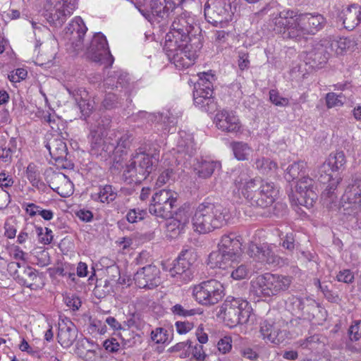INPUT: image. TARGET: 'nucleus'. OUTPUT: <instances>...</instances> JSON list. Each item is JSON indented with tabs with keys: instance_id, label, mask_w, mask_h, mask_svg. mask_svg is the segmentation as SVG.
I'll list each match as a JSON object with an SVG mask.
<instances>
[{
	"instance_id": "f257e3e1",
	"label": "nucleus",
	"mask_w": 361,
	"mask_h": 361,
	"mask_svg": "<svg viewBox=\"0 0 361 361\" xmlns=\"http://www.w3.org/2000/svg\"><path fill=\"white\" fill-rule=\"evenodd\" d=\"M262 14H269L270 25L284 39L299 42L309 35H314L326 24V18L318 12L298 13L286 9L279 11L276 7L267 6L260 11Z\"/></svg>"
},
{
	"instance_id": "f03ea898",
	"label": "nucleus",
	"mask_w": 361,
	"mask_h": 361,
	"mask_svg": "<svg viewBox=\"0 0 361 361\" xmlns=\"http://www.w3.org/2000/svg\"><path fill=\"white\" fill-rule=\"evenodd\" d=\"M291 283L288 276L265 273L252 279L250 292L258 298H271L286 291Z\"/></svg>"
},
{
	"instance_id": "7ed1b4c3",
	"label": "nucleus",
	"mask_w": 361,
	"mask_h": 361,
	"mask_svg": "<svg viewBox=\"0 0 361 361\" xmlns=\"http://www.w3.org/2000/svg\"><path fill=\"white\" fill-rule=\"evenodd\" d=\"M195 42H164V50L171 63L176 68L183 70L192 66L197 57V51L202 48L200 38H194Z\"/></svg>"
},
{
	"instance_id": "20e7f679",
	"label": "nucleus",
	"mask_w": 361,
	"mask_h": 361,
	"mask_svg": "<svg viewBox=\"0 0 361 361\" xmlns=\"http://www.w3.org/2000/svg\"><path fill=\"white\" fill-rule=\"evenodd\" d=\"M159 159L158 153L149 155L140 150L132 154L130 160L126 164L123 176L126 180L130 179V181L137 182L145 179L154 170Z\"/></svg>"
},
{
	"instance_id": "39448f33",
	"label": "nucleus",
	"mask_w": 361,
	"mask_h": 361,
	"mask_svg": "<svg viewBox=\"0 0 361 361\" xmlns=\"http://www.w3.org/2000/svg\"><path fill=\"white\" fill-rule=\"evenodd\" d=\"M109 125V119L100 118L90 127V152L94 156L106 157L115 152V143L111 142V135L104 137Z\"/></svg>"
},
{
	"instance_id": "423d86ee",
	"label": "nucleus",
	"mask_w": 361,
	"mask_h": 361,
	"mask_svg": "<svg viewBox=\"0 0 361 361\" xmlns=\"http://www.w3.org/2000/svg\"><path fill=\"white\" fill-rule=\"evenodd\" d=\"M221 314L226 325L232 328L248 321L250 307L246 300L228 297L221 306Z\"/></svg>"
},
{
	"instance_id": "0eeeda50",
	"label": "nucleus",
	"mask_w": 361,
	"mask_h": 361,
	"mask_svg": "<svg viewBox=\"0 0 361 361\" xmlns=\"http://www.w3.org/2000/svg\"><path fill=\"white\" fill-rule=\"evenodd\" d=\"M77 0H46L42 16L48 23L61 26L77 8Z\"/></svg>"
},
{
	"instance_id": "6e6552de",
	"label": "nucleus",
	"mask_w": 361,
	"mask_h": 361,
	"mask_svg": "<svg viewBox=\"0 0 361 361\" xmlns=\"http://www.w3.org/2000/svg\"><path fill=\"white\" fill-rule=\"evenodd\" d=\"M232 3V0H207L204 6L207 21L216 27H226L234 13Z\"/></svg>"
},
{
	"instance_id": "1a4fd4ad",
	"label": "nucleus",
	"mask_w": 361,
	"mask_h": 361,
	"mask_svg": "<svg viewBox=\"0 0 361 361\" xmlns=\"http://www.w3.org/2000/svg\"><path fill=\"white\" fill-rule=\"evenodd\" d=\"M178 196L176 192L170 189H163L156 192L149 206V213L162 219L172 217Z\"/></svg>"
},
{
	"instance_id": "9d476101",
	"label": "nucleus",
	"mask_w": 361,
	"mask_h": 361,
	"mask_svg": "<svg viewBox=\"0 0 361 361\" xmlns=\"http://www.w3.org/2000/svg\"><path fill=\"white\" fill-rule=\"evenodd\" d=\"M192 295L201 305H214L224 297V287L217 280L210 279L195 286Z\"/></svg>"
},
{
	"instance_id": "9b49d317",
	"label": "nucleus",
	"mask_w": 361,
	"mask_h": 361,
	"mask_svg": "<svg viewBox=\"0 0 361 361\" xmlns=\"http://www.w3.org/2000/svg\"><path fill=\"white\" fill-rule=\"evenodd\" d=\"M197 259V254L193 249H185L181 251L176 262L169 270V276L174 279L178 285L189 282L192 277L191 266Z\"/></svg>"
},
{
	"instance_id": "f8f14e48",
	"label": "nucleus",
	"mask_w": 361,
	"mask_h": 361,
	"mask_svg": "<svg viewBox=\"0 0 361 361\" xmlns=\"http://www.w3.org/2000/svg\"><path fill=\"white\" fill-rule=\"evenodd\" d=\"M87 57L93 61L99 62L106 66H111L114 63L106 37L102 32L95 33L87 47Z\"/></svg>"
},
{
	"instance_id": "ddd939ff",
	"label": "nucleus",
	"mask_w": 361,
	"mask_h": 361,
	"mask_svg": "<svg viewBox=\"0 0 361 361\" xmlns=\"http://www.w3.org/2000/svg\"><path fill=\"white\" fill-rule=\"evenodd\" d=\"M260 183V178L252 177L248 169H243L237 173L234 179L235 190L241 195L252 206V202L256 199L255 195Z\"/></svg>"
},
{
	"instance_id": "4468645a",
	"label": "nucleus",
	"mask_w": 361,
	"mask_h": 361,
	"mask_svg": "<svg viewBox=\"0 0 361 361\" xmlns=\"http://www.w3.org/2000/svg\"><path fill=\"white\" fill-rule=\"evenodd\" d=\"M192 23L193 19L185 13L176 17L171 24L170 31L166 35L165 42H195L194 39L189 36L193 28Z\"/></svg>"
},
{
	"instance_id": "2eb2a0df",
	"label": "nucleus",
	"mask_w": 361,
	"mask_h": 361,
	"mask_svg": "<svg viewBox=\"0 0 361 361\" xmlns=\"http://www.w3.org/2000/svg\"><path fill=\"white\" fill-rule=\"evenodd\" d=\"M87 30L83 20L75 17L66 27V37L68 39V49L73 52L79 53L83 50L84 36Z\"/></svg>"
},
{
	"instance_id": "dca6fc26",
	"label": "nucleus",
	"mask_w": 361,
	"mask_h": 361,
	"mask_svg": "<svg viewBox=\"0 0 361 361\" xmlns=\"http://www.w3.org/2000/svg\"><path fill=\"white\" fill-rule=\"evenodd\" d=\"M286 306L293 316L307 321L314 317V313L317 310L316 302L308 298L290 297L286 301Z\"/></svg>"
},
{
	"instance_id": "f3484780",
	"label": "nucleus",
	"mask_w": 361,
	"mask_h": 361,
	"mask_svg": "<svg viewBox=\"0 0 361 361\" xmlns=\"http://www.w3.org/2000/svg\"><path fill=\"white\" fill-rule=\"evenodd\" d=\"M279 190L273 182L260 178V183L255 195L256 199L252 202V206L265 208L271 205L275 201Z\"/></svg>"
},
{
	"instance_id": "a211bd4d",
	"label": "nucleus",
	"mask_w": 361,
	"mask_h": 361,
	"mask_svg": "<svg viewBox=\"0 0 361 361\" xmlns=\"http://www.w3.org/2000/svg\"><path fill=\"white\" fill-rule=\"evenodd\" d=\"M159 269L154 265L140 269L134 275L135 284L140 288H153L161 283Z\"/></svg>"
},
{
	"instance_id": "6ab92c4d",
	"label": "nucleus",
	"mask_w": 361,
	"mask_h": 361,
	"mask_svg": "<svg viewBox=\"0 0 361 361\" xmlns=\"http://www.w3.org/2000/svg\"><path fill=\"white\" fill-rule=\"evenodd\" d=\"M247 253L254 260L262 264H275L279 262V257L275 255L271 247L267 243L257 245L251 242L248 245Z\"/></svg>"
},
{
	"instance_id": "aec40b11",
	"label": "nucleus",
	"mask_w": 361,
	"mask_h": 361,
	"mask_svg": "<svg viewBox=\"0 0 361 361\" xmlns=\"http://www.w3.org/2000/svg\"><path fill=\"white\" fill-rule=\"evenodd\" d=\"M314 188V180L313 178L307 176L300 178L295 186L296 192L300 195V197H298L300 204L308 208L313 206V203L317 199V194Z\"/></svg>"
},
{
	"instance_id": "412c9836",
	"label": "nucleus",
	"mask_w": 361,
	"mask_h": 361,
	"mask_svg": "<svg viewBox=\"0 0 361 361\" xmlns=\"http://www.w3.org/2000/svg\"><path fill=\"white\" fill-rule=\"evenodd\" d=\"M206 211L210 219L209 224L213 231L226 226L231 219V213L228 208L220 204L205 202Z\"/></svg>"
},
{
	"instance_id": "4be33fe9",
	"label": "nucleus",
	"mask_w": 361,
	"mask_h": 361,
	"mask_svg": "<svg viewBox=\"0 0 361 361\" xmlns=\"http://www.w3.org/2000/svg\"><path fill=\"white\" fill-rule=\"evenodd\" d=\"M47 182L50 188L60 196L66 197L71 196L74 191L73 183L69 178L61 172L51 171L47 176Z\"/></svg>"
},
{
	"instance_id": "5701e85b",
	"label": "nucleus",
	"mask_w": 361,
	"mask_h": 361,
	"mask_svg": "<svg viewBox=\"0 0 361 361\" xmlns=\"http://www.w3.org/2000/svg\"><path fill=\"white\" fill-rule=\"evenodd\" d=\"M214 123L219 129L228 133H237L241 128L238 116L233 111L226 109L216 114Z\"/></svg>"
},
{
	"instance_id": "b1692460",
	"label": "nucleus",
	"mask_w": 361,
	"mask_h": 361,
	"mask_svg": "<svg viewBox=\"0 0 361 361\" xmlns=\"http://www.w3.org/2000/svg\"><path fill=\"white\" fill-rule=\"evenodd\" d=\"M218 247L223 250L228 251V254L241 260L243 250H242V238L235 232H230L223 235L218 243Z\"/></svg>"
},
{
	"instance_id": "393cba45",
	"label": "nucleus",
	"mask_w": 361,
	"mask_h": 361,
	"mask_svg": "<svg viewBox=\"0 0 361 361\" xmlns=\"http://www.w3.org/2000/svg\"><path fill=\"white\" fill-rule=\"evenodd\" d=\"M345 157L343 152L331 154L328 159L319 167V173L320 182L328 181L331 178L330 171H336L344 166Z\"/></svg>"
},
{
	"instance_id": "a878e982",
	"label": "nucleus",
	"mask_w": 361,
	"mask_h": 361,
	"mask_svg": "<svg viewBox=\"0 0 361 361\" xmlns=\"http://www.w3.org/2000/svg\"><path fill=\"white\" fill-rule=\"evenodd\" d=\"M135 6L146 19L150 20L152 15L161 18L168 16L169 11L174 8V3L171 0H151V12L142 8L141 5L135 4Z\"/></svg>"
},
{
	"instance_id": "bb28decb",
	"label": "nucleus",
	"mask_w": 361,
	"mask_h": 361,
	"mask_svg": "<svg viewBox=\"0 0 361 361\" xmlns=\"http://www.w3.org/2000/svg\"><path fill=\"white\" fill-rule=\"evenodd\" d=\"M78 330L75 325L68 319H61L59 322L57 338L62 347H70L77 338Z\"/></svg>"
},
{
	"instance_id": "cd10ccee",
	"label": "nucleus",
	"mask_w": 361,
	"mask_h": 361,
	"mask_svg": "<svg viewBox=\"0 0 361 361\" xmlns=\"http://www.w3.org/2000/svg\"><path fill=\"white\" fill-rule=\"evenodd\" d=\"M166 223V228L168 235L175 238L185 231L189 223L190 214L185 209H179L175 217H170Z\"/></svg>"
},
{
	"instance_id": "c85d7f7f",
	"label": "nucleus",
	"mask_w": 361,
	"mask_h": 361,
	"mask_svg": "<svg viewBox=\"0 0 361 361\" xmlns=\"http://www.w3.org/2000/svg\"><path fill=\"white\" fill-rule=\"evenodd\" d=\"M228 252V251L218 247L216 250L209 254L207 261L208 265L212 269H227L230 267H235V264H237L240 260L234 258Z\"/></svg>"
},
{
	"instance_id": "c756f323",
	"label": "nucleus",
	"mask_w": 361,
	"mask_h": 361,
	"mask_svg": "<svg viewBox=\"0 0 361 361\" xmlns=\"http://www.w3.org/2000/svg\"><path fill=\"white\" fill-rule=\"evenodd\" d=\"M46 148L53 159L60 161L66 159L68 154L66 144L59 134L47 135Z\"/></svg>"
},
{
	"instance_id": "7c9ffc66",
	"label": "nucleus",
	"mask_w": 361,
	"mask_h": 361,
	"mask_svg": "<svg viewBox=\"0 0 361 361\" xmlns=\"http://www.w3.org/2000/svg\"><path fill=\"white\" fill-rule=\"evenodd\" d=\"M206 211L205 202L200 204L195 209L192 218V227L199 233H208L213 231V227L209 224L210 219Z\"/></svg>"
},
{
	"instance_id": "2f4dec72",
	"label": "nucleus",
	"mask_w": 361,
	"mask_h": 361,
	"mask_svg": "<svg viewBox=\"0 0 361 361\" xmlns=\"http://www.w3.org/2000/svg\"><path fill=\"white\" fill-rule=\"evenodd\" d=\"M339 18L346 30H352L361 22V8L355 4L349 6L342 10Z\"/></svg>"
},
{
	"instance_id": "473e14b6",
	"label": "nucleus",
	"mask_w": 361,
	"mask_h": 361,
	"mask_svg": "<svg viewBox=\"0 0 361 361\" xmlns=\"http://www.w3.org/2000/svg\"><path fill=\"white\" fill-rule=\"evenodd\" d=\"M194 104L201 110L212 112L216 105L213 97V90L196 89L193 94Z\"/></svg>"
},
{
	"instance_id": "72a5a7b5",
	"label": "nucleus",
	"mask_w": 361,
	"mask_h": 361,
	"mask_svg": "<svg viewBox=\"0 0 361 361\" xmlns=\"http://www.w3.org/2000/svg\"><path fill=\"white\" fill-rule=\"evenodd\" d=\"M356 45V41L350 37H329L326 44V47L337 55L353 50Z\"/></svg>"
},
{
	"instance_id": "f704fd0d",
	"label": "nucleus",
	"mask_w": 361,
	"mask_h": 361,
	"mask_svg": "<svg viewBox=\"0 0 361 361\" xmlns=\"http://www.w3.org/2000/svg\"><path fill=\"white\" fill-rule=\"evenodd\" d=\"M298 348L305 355L317 353L323 349L324 338L319 334H314L300 339L296 343Z\"/></svg>"
},
{
	"instance_id": "c9c22d12",
	"label": "nucleus",
	"mask_w": 361,
	"mask_h": 361,
	"mask_svg": "<svg viewBox=\"0 0 361 361\" xmlns=\"http://www.w3.org/2000/svg\"><path fill=\"white\" fill-rule=\"evenodd\" d=\"M343 201L352 205L355 209L361 207V178H356L350 185L343 196Z\"/></svg>"
},
{
	"instance_id": "e433bc0d",
	"label": "nucleus",
	"mask_w": 361,
	"mask_h": 361,
	"mask_svg": "<svg viewBox=\"0 0 361 361\" xmlns=\"http://www.w3.org/2000/svg\"><path fill=\"white\" fill-rule=\"evenodd\" d=\"M17 279L19 283L31 289L39 288L38 281L41 279L38 271L31 267H23L22 271H17Z\"/></svg>"
},
{
	"instance_id": "4c0bfd02",
	"label": "nucleus",
	"mask_w": 361,
	"mask_h": 361,
	"mask_svg": "<svg viewBox=\"0 0 361 361\" xmlns=\"http://www.w3.org/2000/svg\"><path fill=\"white\" fill-rule=\"evenodd\" d=\"M252 161L253 168L263 175L271 176L278 169L274 161L262 155H256Z\"/></svg>"
},
{
	"instance_id": "58836bf2",
	"label": "nucleus",
	"mask_w": 361,
	"mask_h": 361,
	"mask_svg": "<svg viewBox=\"0 0 361 361\" xmlns=\"http://www.w3.org/2000/svg\"><path fill=\"white\" fill-rule=\"evenodd\" d=\"M129 82L128 75L126 73H116L114 75H110L105 79L104 85L107 87V89L118 90L121 87V92L123 89L125 92L128 90Z\"/></svg>"
},
{
	"instance_id": "ea45409f",
	"label": "nucleus",
	"mask_w": 361,
	"mask_h": 361,
	"mask_svg": "<svg viewBox=\"0 0 361 361\" xmlns=\"http://www.w3.org/2000/svg\"><path fill=\"white\" fill-rule=\"evenodd\" d=\"M220 166L221 164L218 161L202 159L201 161H197L195 164L194 170L200 178H207L210 177L214 170L220 167Z\"/></svg>"
},
{
	"instance_id": "a19ab883",
	"label": "nucleus",
	"mask_w": 361,
	"mask_h": 361,
	"mask_svg": "<svg viewBox=\"0 0 361 361\" xmlns=\"http://www.w3.org/2000/svg\"><path fill=\"white\" fill-rule=\"evenodd\" d=\"M307 164L305 161H299L289 165L285 171L284 178L288 181H293L305 176L306 173Z\"/></svg>"
},
{
	"instance_id": "79ce46f5",
	"label": "nucleus",
	"mask_w": 361,
	"mask_h": 361,
	"mask_svg": "<svg viewBox=\"0 0 361 361\" xmlns=\"http://www.w3.org/2000/svg\"><path fill=\"white\" fill-rule=\"evenodd\" d=\"M180 140L178 142V152L185 153L189 156L192 155L196 151L195 143L192 135L185 132H180Z\"/></svg>"
},
{
	"instance_id": "37998d69",
	"label": "nucleus",
	"mask_w": 361,
	"mask_h": 361,
	"mask_svg": "<svg viewBox=\"0 0 361 361\" xmlns=\"http://www.w3.org/2000/svg\"><path fill=\"white\" fill-rule=\"evenodd\" d=\"M116 197V190L110 185H106L100 188L97 193L92 195V197L94 200L106 204L113 202Z\"/></svg>"
},
{
	"instance_id": "c03bdc74",
	"label": "nucleus",
	"mask_w": 361,
	"mask_h": 361,
	"mask_svg": "<svg viewBox=\"0 0 361 361\" xmlns=\"http://www.w3.org/2000/svg\"><path fill=\"white\" fill-rule=\"evenodd\" d=\"M231 147L234 157L239 161L247 160L252 152V147L243 142H233L231 143Z\"/></svg>"
},
{
	"instance_id": "a18cd8bd",
	"label": "nucleus",
	"mask_w": 361,
	"mask_h": 361,
	"mask_svg": "<svg viewBox=\"0 0 361 361\" xmlns=\"http://www.w3.org/2000/svg\"><path fill=\"white\" fill-rule=\"evenodd\" d=\"M240 261L235 264V267H231L233 271L231 273V276L234 280H243L250 277L254 272L257 271L252 267L251 264H240Z\"/></svg>"
},
{
	"instance_id": "49530a36",
	"label": "nucleus",
	"mask_w": 361,
	"mask_h": 361,
	"mask_svg": "<svg viewBox=\"0 0 361 361\" xmlns=\"http://www.w3.org/2000/svg\"><path fill=\"white\" fill-rule=\"evenodd\" d=\"M199 80L197 82V89L213 90V85L216 80V77L212 71L202 72L198 73Z\"/></svg>"
},
{
	"instance_id": "de8ad7c7",
	"label": "nucleus",
	"mask_w": 361,
	"mask_h": 361,
	"mask_svg": "<svg viewBox=\"0 0 361 361\" xmlns=\"http://www.w3.org/2000/svg\"><path fill=\"white\" fill-rule=\"evenodd\" d=\"M25 176L33 187L39 188L42 185L40 173L35 164L30 163L28 164L25 171Z\"/></svg>"
},
{
	"instance_id": "09e8293b",
	"label": "nucleus",
	"mask_w": 361,
	"mask_h": 361,
	"mask_svg": "<svg viewBox=\"0 0 361 361\" xmlns=\"http://www.w3.org/2000/svg\"><path fill=\"white\" fill-rule=\"evenodd\" d=\"M286 331H282L276 325H274L268 337L264 340L267 343L269 342L276 345L282 343L286 338Z\"/></svg>"
},
{
	"instance_id": "8fccbe9b",
	"label": "nucleus",
	"mask_w": 361,
	"mask_h": 361,
	"mask_svg": "<svg viewBox=\"0 0 361 361\" xmlns=\"http://www.w3.org/2000/svg\"><path fill=\"white\" fill-rule=\"evenodd\" d=\"M112 135H114V137H112L111 142H114L116 147L114 152H122L124 149L129 147L130 144V135L125 133L118 137H117L116 135L111 134V136Z\"/></svg>"
},
{
	"instance_id": "3c124183",
	"label": "nucleus",
	"mask_w": 361,
	"mask_h": 361,
	"mask_svg": "<svg viewBox=\"0 0 361 361\" xmlns=\"http://www.w3.org/2000/svg\"><path fill=\"white\" fill-rule=\"evenodd\" d=\"M192 346V341L187 340L185 341L176 343L175 345L171 347L168 351L171 353H180V357H187L190 355V349Z\"/></svg>"
},
{
	"instance_id": "603ef678",
	"label": "nucleus",
	"mask_w": 361,
	"mask_h": 361,
	"mask_svg": "<svg viewBox=\"0 0 361 361\" xmlns=\"http://www.w3.org/2000/svg\"><path fill=\"white\" fill-rule=\"evenodd\" d=\"M345 99V97L343 94H337L334 92H329L326 94V106L329 109L341 106L343 104Z\"/></svg>"
},
{
	"instance_id": "864d4df0",
	"label": "nucleus",
	"mask_w": 361,
	"mask_h": 361,
	"mask_svg": "<svg viewBox=\"0 0 361 361\" xmlns=\"http://www.w3.org/2000/svg\"><path fill=\"white\" fill-rule=\"evenodd\" d=\"M119 336L122 340L123 347L130 348L134 345L135 336L138 335L128 329H122V332L119 334Z\"/></svg>"
},
{
	"instance_id": "5fc2aeb1",
	"label": "nucleus",
	"mask_w": 361,
	"mask_h": 361,
	"mask_svg": "<svg viewBox=\"0 0 361 361\" xmlns=\"http://www.w3.org/2000/svg\"><path fill=\"white\" fill-rule=\"evenodd\" d=\"M171 311L174 315L184 317H190L197 314L202 313V312L196 309L186 310L180 304H176L175 305L172 306Z\"/></svg>"
},
{
	"instance_id": "6e6d98bb",
	"label": "nucleus",
	"mask_w": 361,
	"mask_h": 361,
	"mask_svg": "<svg viewBox=\"0 0 361 361\" xmlns=\"http://www.w3.org/2000/svg\"><path fill=\"white\" fill-rule=\"evenodd\" d=\"M147 212L144 209H130L126 214V219L130 224L137 223L145 219Z\"/></svg>"
},
{
	"instance_id": "4d7b16f0",
	"label": "nucleus",
	"mask_w": 361,
	"mask_h": 361,
	"mask_svg": "<svg viewBox=\"0 0 361 361\" xmlns=\"http://www.w3.org/2000/svg\"><path fill=\"white\" fill-rule=\"evenodd\" d=\"M269 99L274 105L277 106H287L289 104V99L280 95L276 90L269 91Z\"/></svg>"
},
{
	"instance_id": "13d9d810",
	"label": "nucleus",
	"mask_w": 361,
	"mask_h": 361,
	"mask_svg": "<svg viewBox=\"0 0 361 361\" xmlns=\"http://www.w3.org/2000/svg\"><path fill=\"white\" fill-rule=\"evenodd\" d=\"M348 335L352 341H357L361 338V320H355L352 323Z\"/></svg>"
},
{
	"instance_id": "bf43d9fd",
	"label": "nucleus",
	"mask_w": 361,
	"mask_h": 361,
	"mask_svg": "<svg viewBox=\"0 0 361 361\" xmlns=\"http://www.w3.org/2000/svg\"><path fill=\"white\" fill-rule=\"evenodd\" d=\"M14 183V180L8 172L2 171L0 173V188L1 190H7L11 188Z\"/></svg>"
},
{
	"instance_id": "052dcab7",
	"label": "nucleus",
	"mask_w": 361,
	"mask_h": 361,
	"mask_svg": "<svg viewBox=\"0 0 361 361\" xmlns=\"http://www.w3.org/2000/svg\"><path fill=\"white\" fill-rule=\"evenodd\" d=\"M151 339L156 343H164L168 339L166 331L163 328H157L151 332Z\"/></svg>"
},
{
	"instance_id": "680f3d73",
	"label": "nucleus",
	"mask_w": 361,
	"mask_h": 361,
	"mask_svg": "<svg viewBox=\"0 0 361 361\" xmlns=\"http://www.w3.org/2000/svg\"><path fill=\"white\" fill-rule=\"evenodd\" d=\"M190 353L197 361H204L206 355L203 351V346L201 344L194 343L192 341V346Z\"/></svg>"
},
{
	"instance_id": "e2e57ef3",
	"label": "nucleus",
	"mask_w": 361,
	"mask_h": 361,
	"mask_svg": "<svg viewBox=\"0 0 361 361\" xmlns=\"http://www.w3.org/2000/svg\"><path fill=\"white\" fill-rule=\"evenodd\" d=\"M31 23H32V28H33V30H34V33H35V39H36L35 48L37 49L42 43V40H41V37H39V38H37V34L39 33V32H42V33H44V34H49V30L47 28V27L45 26V25H38L34 21H31Z\"/></svg>"
},
{
	"instance_id": "0e129e2a",
	"label": "nucleus",
	"mask_w": 361,
	"mask_h": 361,
	"mask_svg": "<svg viewBox=\"0 0 361 361\" xmlns=\"http://www.w3.org/2000/svg\"><path fill=\"white\" fill-rule=\"evenodd\" d=\"M354 274L350 269H343L340 271L337 276L336 279L339 282L345 283H352L354 281Z\"/></svg>"
},
{
	"instance_id": "69168bd1",
	"label": "nucleus",
	"mask_w": 361,
	"mask_h": 361,
	"mask_svg": "<svg viewBox=\"0 0 361 361\" xmlns=\"http://www.w3.org/2000/svg\"><path fill=\"white\" fill-rule=\"evenodd\" d=\"M27 72L24 68H18L15 72H11L8 74V79L13 82H20L26 78Z\"/></svg>"
},
{
	"instance_id": "338daca9",
	"label": "nucleus",
	"mask_w": 361,
	"mask_h": 361,
	"mask_svg": "<svg viewBox=\"0 0 361 361\" xmlns=\"http://www.w3.org/2000/svg\"><path fill=\"white\" fill-rule=\"evenodd\" d=\"M231 342V337L226 336L221 338L217 343L219 350L224 354L229 352L232 347Z\"/></svg>"
},
{
	"instance_id": "774afa93",
	"label": "nucleus",
	"mask_w": 361,
	"mask_h": 361,
	"mask_svg": "<svg viewBox=\"0 0 361 361\" xmlns=\"http://www.w3.org/2000/svg\"><path fill=\"white\" fill-rule=\"evenodd\" d=\"M103 346L109 353H117L120 350V344L114 338L106 340Z\"/></svg>"
}]
</instances>
